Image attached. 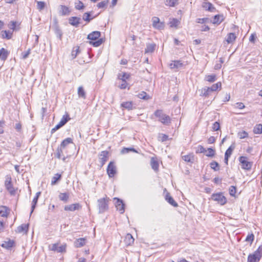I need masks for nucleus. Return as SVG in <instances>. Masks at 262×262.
<instances>
[{
  "label": "nucleus",
  "mask_w": 262,
  "mask_h": 262,
  "mask_svg": "<svg viewBox=\"0 0 262 262\" xmlns=\"http://www.w3.org/2000/svg\"><path fill=\"white\" fill-rule=\"evenodd\" d=\"M81 208V206L79 203H75L65 206L64 209L66 211H74L79 210Z\"/></svg>",
  "instance_id": "nucleus-14"
},
{
  "label": "nucleus",
  "mask_w": 262,
  "mask_h": 262,
  "mask_svg": "<svg viewBox=\"0 0 262 262\" xmlns=\"http://www.w3.org/2000/svg\"><path fill=\"white\" fill-rule=\"evenodd\" d=\"M108 151L106 150L102 151L98 155L99 161L100 163V167H102L107 161L108 158Z\"/></svg>",
  "instance_id": "nucleus-9"
},
{
  "label": "nucleus",
  "mask_w": 262,
  "mask_h": 262,
  "mask_svg": "<svg viewBox=\"0 0 262 262\" xmlns=\"http://www.w3.org/2000/svg\"><path fill=\"white\" fill-rule=\"evenodd\" d=\"M212 129L214 131H217L220 129V125L218 122H215L212 126Z\"/></svg>",
  "instance_id": "nucleus-60"
},
{
  "label": "nucleus",
  "mask_w": 262,
  "mask_h": 262,
  "mask_svg": "<svg viewBox=\"0 0 262 262\" xmlns=\"http://www.w3.org/2000/svg\"><path fill=\"white\" fill-rule=\"evenodd\" d=\"M118 77L120 80L122 81L125 80L129 77V74L126 73H119L118 75Z\"/></svg>",
  "instance_id": "nucleus-40"
},
{
  "label": "nucleus",
  "mask_w": 262,
  "mask_h": 262,
  "mask_svg": "<svg viewBox=\"0 0 262 262\" xmlns=\"http://www.w3.org/2000/svg\"><path fill=\"white\" fill-rule=\"evenodd\" d=\"M37 8L39 11H41L46 6V4L45 2L42 1H37Z\"/></svg>",
  "instance_id": "nucleus-48"
},
{
  "label": "nucleus",
  "mask_w": 262,
  "mask_h": 262,
  "mask_svg": "<svg viewBox=\"0 0 262 262\" xmlns=\"http://www.w3.org/2000/svg\"><path fill=\"white\" fill-rule=\"evenodd\" d=\"M78 95L79 97L85 98V93L82 86H79L78 89Z\"/></svg>",
  "instance_id": "nucleus-43"
},
{
  "label": "nucleus",
  "mask_w": 262,
  "mask_h": 262,
  "mask_svg": "<svg viewBox=\"0 0 262 262\" xmlns=\"http://www.w3.org/2000/svg\"><path fill=\"white\" fill-rule=\"evenodd\" d=\"M79 52V48H76V50H73L72 53H71V56H72L73 59L75 58L76 57L77 54Z\"/></svg>",
  "instance_id": "nucleus-62"
},
{
  "label": "nucleus",
  "mask_w": 262,
  "mask_h": 262,
  "mask_svg": "<svg viewBox=\"0 0 262 262\" xmlns=\"http://www.w3.org/2000/svg\"><path fill=\"white\" fill-rule=\"evenodd\" d=\"M262 249L261 246L253 253L250 254L248 257V262H258L261 257V252Z\"/></svg>",
  "instance_id": "nucleus-5"
},
{
  "label": "nucleus",
  "mask_w": 262,
  "mask_h": 262,
  "mask_svg": "<svg viewBox=\"0 0 262 262\" xmlns=\"http://www.w3.org/2000/svg\"><path fill=\"white\" fill-rule=\"evenodd\" d=\"M210 166L211 169H213L214 171H218L219 168V165L217 162L216 161H212L210 163Z\"/></svg>",
  "instance_id": "nucleus-46"
},
{
  "label": "nucleus",
  "mask_w": 262,
  "mask_h": 262,
  "mask_svg": "<svg viewBox=\"0 0 262 262\" xmlns=\"http://www.w3.org/2000/svg\"><path fill=\"white\" fill-rule=\"evenodd\" d=\"M14 242L13 240L9 239L8 241H5L1 245V246L6 249H10L14 246Z\"/></svg>",
  "instance_id": "nucleus-19"
},
{
  "label": "nucleus",
  "mask_w": 262,
  "mask_h": 262,
  "mask_svg": "<svg viewBox=\"0 0 262 262\" xmlns=\"http://www.w3.org/2000/svg\"><path fill=\"white\" fill-rule=\"evenodd\" d=\"M73 142V140L71 138H67L63 140L61 143L60 144V146L61 148H65L68 144L72 143Z\"/></svg>",
  "instance_id": "nucleus-32"
},
{
  "label": "nucleus",
  "mask_w": 262,
  "mask_h": 262,
  "mask_svg": "<svg viewBox=\"0 0 262 262\" xmlns=\"http://www.w3.org/2000/svg\"><path fill=\"white\" fill-rule=\"evenodd\" d=\"M100 35V32L98 31H93L88 35L87 38L91 40H96L95 41H90V43L94 47H97L100 46L103 42L102 38H99Z\"/></svg>",
  "instance_id": "nucleus-1"
},
{
  "label": "nucleus",
  "mask_w": 262,
  "mask_h": 262,
  "mask_svg": "<svg viewBox=\"0 0 262 262\" xmlns=\"http://www.w3.org/2000/svg\"><path fill=\"white\" fill-rule=\"evenodd\" d=\"M61 176L60 174L56 173L52 179L51 185H54L56 184L57 182L60 180Z\"/></svg>",
  "instance_id": "nucleus-37"
},
{
  "label": "nucleus",
  "mask_w": 262,
  "mask_h": 262,
  "mask_svg": "<svg viewBox=\"0 0 262 262\" xmlns=\"http://www.w3.org/2000/svg\"><path fill=\"white\" fill-rule=\"evenodd\" d=\"M66 244L58 246V243L50 245L49 246V249L51 251H56L57 252H63L66 250Z\"/></svg>",
  "instance_id": "nucleus-7"
},
{
  "label": "nucleus",
  "mask_w": 262,
  "mask_h": 262,
  "mask_svg": "<svg viewBox=\"0 0 262 262\" xmlns=\"http://www.w3.org/2000/svg\"><path fill=\"white\" fill-rule=\"evenodd\" d=\"M70 119V118L69 117V115L68 114H66L62 116L59 123L63 126L68 122Z\"/></svg>",
  "instance_id": "nucleus-35"
},
{
  "label": "nucleus",
  "mask_w": 262,
  "mask_h": 262,
  "mask_svg": "<svg viewBox=\"0 0 262 262\" xmlns=\"http://www.w3.org/2000/svg\"><path fill=\"white\" fill-rule=\"evenodd\" d=\"M114 200H116L115 206L117 208V209L119 210L121 213H123L124 212L125 205L123 203L122 200L117 198H115Z\"/></svg>",
  "instance_id": "nucleus-13"
},
{
  "label": "nucleus",
  "mask_w": 262,
  "mask_h": 262,
  "mask_svg": "<svg viewBox=\"0 0 262 262\" xmlns=\"http://www.w3.org/2000/svg\"><path fill=\"white\" fill-rule=\"evenodd\" d=\"M165 4L169 7H174L179 4L178 0H165Z\"/></svg>",
  "instance_id": "nucleus-31"
},
{
  "label": "nucleus",
  "mask_w": 262,
  "mask_h": 262,
  "mask_svg": "<svg viewBox=\"0 0 262 262\" xmlns=\"http://www.w3.org/2000/svg\"><path fill=\"white\" fill-rule=\"evenodd\" d=\"M121 105L122 107L128 110H132L133 108V103L131 101L122 102Z\"/></svg>",
  "instance_id": "nucleus-30"
},
{
  "label": "nucleus",
  "mask_w": 262,
  "mask_h": 262,
  "mask_svg": "<svg viewBox=\"0 0 262 262\" xmlns=\"http://www.w3.org/2000/svg\"><path fill=\"white\" fill-rule=\"evenodd\" d=\"M234 147H232V146H230L226 151L225 154V157L229 158L234 149Z\"/></svg>",
  "instance_id": "nucleus-51"
},
{
  "label": "nucleus",
  "mask_w": 262,
  "mask_h": 262,
  "mask_svg": "<svg viewBox=\"0 0 262 262\" xmlns=\"http://www.w3.org/2000/svg\"><path fill=\"white\" fill-rule=\"evenodd\" d=\"M234 108L239 110L243 109L245 107V105L242 102H237L234 105Z\"/></svg>",
  "instance_id": "nucleus-57"
},
{
  "label": "nucleus",
  "mask_w": 262,
  "mask_h": 262,
  "mask_svg": "<svg viewBox=\"0 0 262 262\" xmlns=\"http://www.w3.org/2000/svg\"><path fill=\"white\" fill-rule=\"evenodd\" d=\"M229 194L231 196H234L236 192V187L231 186L229 189Z\"/></svg>",
  "instance_id": "nucleus-54"
},
{
  "label": "nucleus",
  "mask_w": 262,
  "mask_h": 262,
  "mask_svg": "<svg viewBox=\"0 0 262 262\" xmlns=\"http://www.w3.org/2000/svg\"><path fill=\"white\" fill-rule=\"evenodd\" d=\"M8 55V51L4 48H2L0 50V59L5 61Z\"/></svg>",
  "instance_id": "nucleus-28"
},
{
  "label": "nucleus",
  "mask_w": 262,
  "mask_h": 262,
  "mask_svg": "<svg viewBox=\"0 0 262 262\" xmlns=\"http://www.w3.org/2000/svg\"><path fill=\"white\" fill-rule=\"evenodd\" d=\"M127 85V83L126 82V81L125 80H124V81H121V83L119 85L118 87L120 89H125L126 88Z\"/></svg>",
  "instance_id": "nucleus-63"
},
{
  "label": "nucleus",
  "mask_w": 262,
  "mask_h": 262,
  "mask_svg": "<svg viewBox=\"0 0 262 262\" xmlns=\"http://www.w3.org/2000/svg\"><path fill=\"white\" fill-rule=\"evenodd\" d=\"M202 7L204 8L206 10L214 12L215 10V7L212 4L209 2H204L202 4Z\"/></svg>",
  "instance_id": "nucleus-17"
},
{
  "label": "nucleus",
  "mask_w": 262,
  "mask_h": 262,
  "mask_svg": "<svg viewBox=\"0 0 262 262\" xmlns=\"http://www.w3.org/2000/svg\"><path fill=\"white\" fill-rule=\"evenodd\" d=\"M150 165H151V166L152 168L155 171L158 170V169H159V163H158V162L155 159H154V158H152L151 159Z\"/></svg>",
  "instance_id": "nucleus-29"
},
{
  "label": "nucleus",
  "mask_w": 262,
  "mask_h": 262,
  "mask_svg": "<svg viewBox=\"0 0 262 262\" xmlns=\"http://www.w3.org/2000/svg\"><path fill=\"white\" fill-rule=\"evenodd\" d=\"M215 155V150L212 148H208L207 149V153L206 154V156L209 157H212Z\"/></svg>",
  "instance_id": "nucleus-53"
},
{
  "label": "nucleus",
  "mask_w": 262,
  "mask_h": 262,
  "mask_svg": "<svg viewBox=\"0 0 262 262\" xmlns=\"http://www.w3.org/2000/svg\"><path fill=\"white\" fill-rule=\"evenodd\" d=\"M70 11L69 8L64 5L60 6L59 14L61 15H66L69 14Z\"/></svg>",
  "instance_id": "nucleus-20"
},
{
  "label": "nucleus",
  "mask_w": 262,
  "mask_h": 262,
  "mask_svg": "<svg viewBox=\"0 0 262 262\" xmlns=\"http://www.w3.org/2000/svg\"><path fill=\"white\" fill-rule=\"evenodd\" d=\"M28 224H22L17 228L16 231L18 233H21L23 232H27L28 230Z\"/></svg>",
  "instance_id": "nucleus-24"
},
{
  "label": "nucleus",
  "mask_w": 262,
  "mask_h": 262,
  "mask_svg": "<svg viewBox=\"0 0 262 262\" xmlns=\"http://www.w3.org/2000/svg\"><path fill=\"white\" fill-rule=\"evenodd\" d=\"M109 198H103L98 200V207L99 209V213H103L105 212L108 209V202Z\"/></svg>",
  "instance_id": "nucleus-3"
},
{
  "label": "nucleus",
  "mask_w": 262,
  "mask_h": 262,
  "mask_svg": "<svg viewBox=\"0 0 262 262\" xmlns=\"http://www.w3.org/2000/svg\"><path fill=\"white\" fill-rule=\"evenodd\" d=\"M205 80L210 82H213L216 80V75L214 74L206 75Z\"/></svg>",
  "instance_id": "nucleus-42"
},
{
  "label": "nucleus",
  "mask_w": 262,
  "mask_h": 262,
  "mask_svg": "<svg viewBox=\"0 0 262 262\" xmlns=\"http://www.w3.org/2000/svg\"><path fill=\"white\" fill-rule=\"evenodd\" d=\"M55 32L57 35V36L59 38H61V36L62 35V33L61 30L59 29L58 26H56L55 27Z\"/></svg>",
  "instance_id": "nucleus-50"
},
{
  "label": "nucleus",
  "mask_w": 262,
  "mask_h": 262,
  "mask_svg": "<svg viewBox=\"0 0 262 262\" xmlns=\"http://www.w3.org/2000/svg\"><path fill=\"white\" fill-rule=\"evenodd\" d=\"M180 21L176 18H173L169 23L171 27H176L178 26Z\"/></svg>",
  "instance_id": "nucleus-52"
},
{
  "label": "nucleus",
  "mask_w": 262,
  "mask_h": 262,
  "mask_svg": "<svg viewBox=\"0 0 262 262\" xmlns=\"http://www.w3.org/2000/svg\"><path fill=\"white\" fill-rule=\"evenodd\" d=\"M152 26L155 29L161 30L164 27V24L160 21V19L158 17L154 16L152 18Z\"/></svg>",
  "instance_id": "nucleus-11"
},
{
  "label": "nucleus",
  "mask_w": 262,
  "mask_h": 262,
  "mask_svg": "<svg viewBox=\"0 0 262 262\" xmlns=\"http://www.w3.org/2000/svg\"><path fill=\"white\" fill-rule=\"evenodd\" d=\"M222 83L221 82H218L215 84H213L210 87H205L203 88L201 91L200 96L205 97H208L212 92L216 91L218 89H221Z\"/></svg>",
  "instance_id": "nucleus-2"
},
{
  "label": "nucleus",
  "mask_w": 262,
  "mask_h": 262,
  "mask_svg": "<svg viewBox=\"0 0 262 262\" xmlns=\"http://www.w3.org/2000/svg\"><path fill=\"white\" fill-rule=\"evenodd\" d=\"M5 185L6 189L9 192V193L11 195H14L15 194V191L14 187H13V185L11 182V177L7 176L6 178Z\"/></svg>",
  "instance_id": "nucleus-8"
},
{
  "label": "nucleus",
  "mask_w": 262,
  "mask_h": 262,
  "mask_svg": "<svg viewBox=\"0 0 262 262\" xmlns=\"http://www.w3.org/2000/svg\"><path fill=\"white\" fill-rule=\"evenodd\" d=\"M85 244V239L84 238H80L76 239L74 242L75 247L80 248L83 246Z\"/></svg>",
  "instance_id": "nucleus-21"
},
{
  "label": "nucleus",
  "mask_w": 262,
  "mask_h": 262,
  "mask_svg": "<svg viewBox=\"0 0 262 262\" xmlns=\"http://www.w3.org/2000/svg\"><path fill=\"white\" fill-rule=\"evenodd\" d=\"M224 16L223 15H216L214 16L212 23L213 24H220L224 20Z\"/></svg>",
  "instance_id": "nucleus-23"
},
{
  "label": "nucleus",
  "mask_w": 262,
  "mask_h": 262,
  "mask_svg": "<svg viewBox=\"0 0 262 262\" xmlns=\"http://www.w3.org/2000/svg\"><path fill=\"white\" fill-rule=\"evenodd\" d=\"M183 66V63L181 60H174L172 61L169 65V67L171 69L178 70Z\"/></svg>",
  "instance_id": "nucleus-15"
},
{
  "label": "nucleus",
  "mask_w": 262,
  "mask_h": 262,
  "mask_svg": "<svg viewBox=\"0 0 262 262\" xmlns=\"http://www.w3.org/2000/svg\"><path fill=\"white\" fill-rule=\"evenodd\" d=\"M38 199V198H37V196H35L34 198V199H33V200L32 201V206H31V212H30V215L33 213L34 209L36 207V204L37 203Z\"/></svg>",
  "instance_id": "nucleus-47"
},
{
  "label": "nucleus",
  "mask_w": 262,
  "mask_h": 262,
  "mask_svg": "<svg viewBox=\"0 0 262 262\" xmlns=\"http://www.w3.org/2000/svg\"><path fill=\"white\" fill-rule=\"evenodd\" d=\"M12 33L10 31H3L2 32V35L3 38L9 39L11 38Z\"/></svg>",
  "instance_id": "nucleus-39"
},
{
  "label": "nucleus",
  "mask_w": 262,
  "mask_h": 262,
  "mask_svg": "<svg viewBox=\"0 0 262 262\" xmlns=\"http://www.w3.org/2000/svg\"><path fill=\"white\" fill-rule=\"evenodd\" d=\"M236 38V36L234 33H230L228 34L226 40L228 43H233Z\"/></svg>",
  "instance_id": "nucleus-22"
},
{
  "label": "nucleus",
  "mask_w": 262,
  "mask_h": 262,
  "mask_svg": "<svg viewBox=\"0 0 262 262\" xmlns=\"http://www.w3.org/2000/svg\"><path fill=\"white\" fill-rule=\"evenodd\" d=\"M130 151H133L134 152H137V151L134 148L132 147H124L122 150L121 153L123 154H127Z\"/></svg>",
  "instance_id": "nucleus-45"
},
{
  "label": "nucleus",
  "mask_w": 262,
  "mask_h": 262,
  "mask_svg": "<svg viewBox=\"0 0 262 262\" xmlns=\"http://www.w3.org/2000/svg\"><path fill=\"white\" fill-rule=\"evenodd\" d=\"M59 199L64 202H67L69 199V194L68 193H60L59 195Z\"/></svg>",
  "instance_id": "nucleus-36"
},
{
  "label": "nucleus",
  "mask_w": 262,
  "mask_h": 262,
  "mask_svg": "<svg viewBox=\"0 0 262 262\" xmlns=\"http://www.w3.org/2000/svg\"><path fill=\"white\" fill-rule=\"evenodd\" d=\"M155 115L159 118V121L164 124H168L170 122L169 116L163 114L161 110H157L155 112Z\"/></svg>",
  "instance_id": "nucleus-4"
},
{
  "label": "nucleus",
  "mask_w": 262,
  "mask_h": 262,
  "mask_svg": "<svg viewBox=\"0 0 262 262\" xmlns=\"http://www.w3.org/2000/svg\"><path fill=\"white\" fill-rule=\"evenodd\" d=\"M137 96L139 98L144 100H148L149 99V95H148L147 93L144 91H142L140 93H139Z\"/></svg>",
  "instance_id": "nucleus-41"
},
{
  "label": "nucleus",
  "mask_w": 262,
  "mask_h": 262,
  "mask_svg": "<svg viewBox=\"0 0 262 262\" xmlns=\"http://www.w3.org/2000/svg\"><path fill=\"white\" fill-rule=\"evenodd\" d=\"M239 160L241 163V166L242 168L246 170H249L251 169L252 164L250 162L247 160L246 157L243 156L240 157Z\"/></svg>",
  "instance_id": "nucleus-12"
},
{
  "label": "nucleus",
  "mask_w": 262,
  "mask_h": 262,
  "mask_svg": "<svg viewBox=\"0 0 262 262\" xmlns=\"http://www.w3.org/2000/svg\"><path fill=\"white\" fill-rule=\"evenodd\" d=\"M165 200L172 206L177 207L178 206L177 203L173 199L168 193L166 195Z\"/></svg>",
  "instance_id": "nucleus-27"
},
{
  "label": "nucleus",
  "mask_w": 262,
  "mask_h": 262,
  "mask_svg": "<svg viewBox=\"0 0 262 262\" xmlns=\"http://www.w3.org/2000/svg\"><path fill=\"white\" fill-rule=\"evenodd\" d=\"M125 242L128 245H130L134 242V238L130 234H127L125 237Z\"/></svg>",
  "instance_id": "nucleus-34"
},
{
  "label": "nucleus",
  "mask_w": 262,
  "mask_h": 262,
  "mask_svg": "<svg viewBox=\"0 0 262 262\" xmlns=\"http://www.w3.org/2000/svg\"><path fill=\"white\" fill-rule=\"evenodd\" d=\"M108 3V1H104L99 3L97 4V7L99 8H103L106 7Z\"/></svg>",
  "instance_id": "nucleus-56"
},
{
  "label": "nucleus",
  "mask_w": 262,
  "mask_h": 262,
  "mask_svg": "<svg viewBox=\"0 0 262 262\" xmlns=\"http://www.w3.org/2000/svg\"><path fill=\"white\" fill-rule=\"evenodd\" d=\"M211 199L214 201L217 202L221 205H224L227 203V199L222 192L213 193Z\"/></svg>",
  "instance_id": "nucleus-6"
},
{
  "label": "nucleus",
  "mask_w": 262,
  "mask_h": 262,
  "mask_svg": "<svg viewBox=\"0 0 262 262\" xmlns=\"http://www.w3.org/2000/svg\"><path fill=\"white\" fill-rule=\"evenodd\" d=\"M253 133L255 134H260L262 133V124H258L255 125L253 128Z\"/></svg>",
  "instance_id": "nucleus-38"
},
{
  "label": "nucleus",
  "mask_w": 262,
  "mask_h": 262,
  "mask_svg": "<svg viewBox=\"0 0 262 262\" xmlns=\"http://www.w3.org/2000/svg\"><path fill=\"white\" fill-rule=\"evenodd\" d=\"M84 8L83 4L81 1L75 3V8L77 10H81Z\"/></svg>",
  "instance_id": "nucleus-58"
},
{
  "label": "nucleus",
  "mask_w": 262,
  "mask_h": 262,
  "mask_svg": "<svg viewBox=\"0 0 262 262\" xmlns=\"http://www.w3.org/2000/svg\"><path fill=\"white\" fill-rule=\"evenodd\" d=\"M183 159L187 162L193 163L194 161V156L192 154L183 156Z\"/></svg>",
  "instance_id": "nucleus-33"
},
{
  "label": "nucleus",
  "mask_w": 262,
  "mask_h": 262,
  "mask_svg": "<svg viewBox=\"0 0 262 262\" xmlns=\"http://www.w3.org/2000/svg\"><path fill=\"white\" fill-rule=\"evenodd\" d=\"M207 150H206V149L201 145L198 146L196 150V153H204Z\"/></svg>",
  "instance_id": "nucleus-55"
},
{
  "label": "nucleus",
  "mask_w": 262,
  "mask_h": 262,
  "mask_svg": "<svg viewBox=\"0 0 262 262\" xmlns=\"http://www.w3.org/2000/svg\"><path fill=\"white\" fill-rule=\"evenodd\" d=\"M107 173L110 178L114 177L116 173V167L114 162H110L107 166Z\"/></svg>",
  "instance_id": "nucleus-10"
},
{
  "label": "nucleus",
  "mask_w": 262,
  "mask_h": 262,
  "mask_svg": "<svg viewBox=\"0 0 262 262\" xmlns=\"http://www.w3.org/2000/svg\"><path fill=\"white\" fill-rule=\"evenodd\" d=\"M158 140L161 142H164L168 140V136L165 134H160L158 136Z\"/></svg>",
  "instance_id": "nucleus-49"
},
{
  "label": "nucleus",
  "mask_w": 262,
  "mask_h": 262,
  "mask_svg": "<svg viewBox=\"0 0 262 262\" xmlns=\"http://www.w3.org/2000/svg\"><path fill=\"white\" fill-rule=\"evenodd\" d=\"M9 209L5 206H0V215L2 217H6L8 213Z\"/></svg>",
  "instance_id": "nucleus-25"
},
{
  "label": "nucleus",
  "mask_w": 262,
  "mask_h": 262,
  "mask_svg": "<svg viewBox=\"0 0 262 262\" xmlns=\"http://www.w3.org/2000/svg\"><path fill=\"white\" fill-rule=\"evenodd\" d=\"M91 16V12L84 13L83 15L82 19L86 22H90L94 17H90Z\"/></svg>",
  "instance_id": "nucleus-44"
},
{
  "label": "nucleus",
  "mask_w": 262,
  "mask_h": 262,
  "mask_svg": "<svg viewBox=\"0 0 262 262\" xmlns=\"http://www.w3.org/2000/svg\"><path fill=\"white\" fill-rule=\"evenodd\" d=\"M63 148H61L60 146L58 147L56 154V156L57 158L60 159L62 158L63 161H65L66 158L63 154Z\"/></svg>",
  "instance_id": "nucleus-26"
},
{
  "label": "nucleus",
  "mask_w": 262,
  "mask_h": 262,
  "mask_svg": "<svg viewBox=\"0 0 262 262\" xmlns=\"http://www.w3.org/2000/svg\"><path fill=\"white\" fill-rule=\"evenodd\" d=\"M209 21L208 18H197L196 22L199 24H204Z\"/></svg>",
  "instance_id": "nucleus-59"
},
{
  "label": "nucleus",
  "mask_w": 262,
  "mask_h": 262,
  "mask_svg": "<svg viewBox=\"0 0 262 262\" xmlns=\"http://www.w3.org/2000/svg\"><path fill=\"white\" fill-rule=\"evenodd\" d=\"M248 133L245 131L239 132L238 134V136L240 139H244L248 136Z\"/></svg>",
  "instance_id": "nucleus-61"
},
{
  "label": "nucleus",
  "mask_w": 262,
  "mask_h": 262,
  "mask_svg": "<svg viewBox=\"0 0 262 262\" xmlns=\"http://www.w3.org/2000/svg\"><path fill=\"white\" fill-rule=\"evenodd\" d=\"M61 127H62V126L58 123L54 128H53L51 129V133L52 134H53L54 132H55L56 130L59 129Z\"/></svg>",
  "instance_id": "nucleus-64"
},
{
  "label": "nucleus",
  "mask_w": 262,
  "mask_h": 262,
  "mask_svg": "<svg viewBox=\"0 0 262 262\" xmlns=\"http://www.w3.org/2000/svg\"><path fill=\"white\" fill-rule=\"evenodd\" d=\"M156 45L155 43H146V48L145 49V53H152L156 48Z\"/></svg>",
  "instance_id": "nucleus-18"
},
{
  "label": "nucleus",
  "mask_w": 262,
  "mask_h": 262,
  "mask_svg": "<svg viewBox=\"0 0 262 262\" xmlns=\"http://www.w3.org/2000/svg\"><path fill=\"white\" fill-rule=\"evenodd\" d=\"M81 18L79 17L73 16L71 17L69 19V24L75 27H77L79 24L80 23Z\"/></svg>",
  "instance_id": "nucleus-16"
}]
</instances>
